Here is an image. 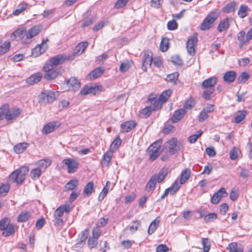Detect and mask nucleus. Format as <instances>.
Instances as JSON below:
<instances>
[{
	"mask_svg": "<svg viewBox=\"0 0 252 252\" xmlns=\"http://www.w3.org/2000/svg\"><path fill=\"white\" fill-rule=\"evenodd\" d=\"M2 235L5 237H8L14 234L15 233V226L14 224L11 223L10 225L3 230Z\"/></svg>",
	"mask_w": 252,
	"mask_h": 252,
	"instance_id": "obj_40",
	"label": "nucleus"
},
{
	"mask_svg": "<svg viewBox=\"0 0 252 252\" xmlns=\"http://www.w3.org/2000/svg\"><path fill=\"white\" fill-rule=\"evenodd\" d=\"M49 69H50L47 70V69H45V65H44L43 66V70L45 72L44 78L47 80L54 79L62 73V71L61 69H56L54 70V68L53 67H49Z\"/></svg>",
	"mask_w": 252,
	"mask_h": 252,
	"instance_id": "obj_10",
	"label": "nucleus"
},
{
	"mask_svg": "<svg viewBox=\"0 0 252 252\" xmlns=\"http://www.w3.org/2000/svg\"><path fill=\"white\" fill-rule=\"evenodd\" d=\"M237 38L239 42V47L240 49H242L243 47L247 45L250 41L245 32L243 31L237 33Z\"/></svg>",
	"mask_w": 252,
	"mask_h": 252,
	"instance_id": "obj_15",
	"label": "nucleus"
},
{
	"mask_svg": "<svg viewBox=\"0 0 252 252\" xmlns=\"http://www.w3.org/2000/svg\"><path fill=\"white\" fill-rule=\"evenodd\" d=\"M66 56L63 55L59 54L57 55L52 58H51L46 63L45 69L49 70V67H53L55 68L58 65L63 63L66 60H69Z\"/></svg>",
	"mask_w": 252,
	"mask_h": 252,
	"instance_id": "obj_7",
	"label": "nucleus"
},
{
	"mask_svg": "<svg viewBox=\"0 0 252 252\" xmlns=\"http://www.w3.org/2000/svg\"><path fill=\"white\" fill-rule=\"evenodd\" d=\"M97 239L94 238H89L88 242V244L90 249L95 248L97 245Z\"/></svg>",
	"mask_w": 252,
	"mask_h": 252,
	"instance_id": "obj_60",
	"label": "nucleus"
},
{
	"mask_svg": "<svg viewBox=\"0 0 252 252\" xmlns=\"http://www.w3.org/2000/svg\"><path fill=\"white\" fill-rule=\"evenodd\" d=\"M250 11L249 8L246 5H241L238 11V15L241 18H243L247 16V12Z\"/></svg>",
	"mask_w": 252,
	"mask_h": 252,
	"instance_id": "obj_38",
	"label": "nucleus"
},
{
	"mask_svg": "<svg viewBox=\"0 0 252 252\" xmlns=\"http://www.w3.org/2000/svg\"><path fill=\"white\" fill-rule=\"evenodd\" d=\"M169 47L168 39L166 37L163 38L160 44V49L162 52L166 51Z\"/></svg>",
	"mask_w": 252,
	"mask_h": 252,
	"instance_id": "obj_46",
	"label": "nucleus"
},
{
	"mask_svg": "<svg viewBox=\"0 0 252 252\" xmlns=\"http://www.w3.org/2000/svg\"><path fill=\"white\" fill-rule=\"evenodd\" d=\"M218 79L216 77H211L205 80L202 83V87L205 89L202 94L203 97L206 100H210L211 95L215 91V85Z\"/></svg>",
	"mask_w": 252,
	"mask_h": 252,
	"instance_id": "obj_1",
	"label": "nucleus"
},
{
	"mask_svg": "<svg viewBox=\"0 0 252 252\" xmlns=\"http://www.w3.org/2000/svg\"><path fill=\"white\" fill-rule=\"evenodd\" d=\"M162 143V140L160 139L153 143L148 149L149 153V160H155L161 154L163 150L160 149Z\"/></svg>",
	"mask_w": 252,
	"mask_h": 252,
	"instance_id": "obj_5",
	"label": "nucleus"
},
{
	"mask_svg": "<svg viewBox=\"0 0 252 252\" xmlns=\"http://www.w3.org/2000/svg\"><path fill=\"white\" fill-rule=\"evenodd\" d=\"M51 160L49 158L42 159L37 162L36 165L40 169L45 170L51 164Z\"/></svg>",
	"mask_w": 252,
	"mask_h": 252,
	"instance_id": "obj_35",
	"label": "nucleus"
},
{
	"mask_svg": "<svg viewBox=\"0 0 252 252\" xmlns=\"http://www.w3.org/2000/svg\"><path fill=\"white\" fill-rule=\"evenodd\" d=\"M195 105V102L194 100L190 98L188 99L184 104V107L185 109H191Z\"/></svg>",
	"mask_w": 252,
	"mask_h": 252,
	"instance_id": "obj_57",
	"label": "nucleus"
},
{
	"mask_svg": "<svg viewBox=\"0 0 252 252\" xmlns=\"http://www.w3.org/2000/svg\"><path fill=\"white\" fill-rule=\"evenodd\" d=\"M203 131L199 130L197 132L196 134L191 135L188 138L189 142L190 143H194L196 141L197 139L202 134Z\"/></svg>",
	"mask_w": 252,
	"mask_h": 252,
	"instance_id": "obj_48",
	"label": "nucleus"
},
{
	"mask_svg": "<svg viewBox=\"0 0 252 252\" xmlns=\"http://www.w3.org/2000/svg\"><path fill=\"white\" fill-rule=\"evenodd\" d=\"M98 89V86H86L81 90L80 94L83 95L90 94H95Z\"/></svg>",
	"mask_w": 252,
	"mask_h": 252,
	"instance_id": "obj_22",
	"label": "nucleus"
},
{
	"mask_svg": "<svg viewBox=\"0 0 252 252\" xmlns=\"http://www.w3.org/2000/svg\"><path fill=\"white\" fill-rule=\"evenodd\" d=\"M59 126L58 123L56 122H51L45 125L42 128V133L48 134L55 130Z\"/></svg>",
	"mask_w": 252,
	"mask_h": 252,
	"instance_id": "obj_24",
	"label": "nucleus"
},
{
	"mask_svg": "<svg viewBox=\"0 0 252 252\" xmlns=\"http://www.w3.org/2000/svg\"><path fill=\"white\" fill-rule=\"evenodd\" d=\"M3 105H7V109L6 110L2 109V116L4 115L5 118L7 121L12 120L15 118L17 117L21 113L20 110L19 108H14L11 110H9V106L7 104Z\"/></svg>",
	"mask_w": 252,
	"mask_h": 252,
	"instance_id": "obj_9",
	"label": "nucleus"
},
{
	"mask_svg": "<svg viewBox=\"0 0 252 252\" xmlns=\"http://www.w3.org/2000/svg\"><path fill=\"white\" fill-rule=\"evenodd\" d=\"M78 181L77 179H72L65 184V188L67 190H72L78 186Z\"/></svg>",
	"mask_w": 252,
	"mask_h": 252,
	"instance_id": "obj_44",
	"label": "nucleus"
},
{
	"mask_svg": "<svg viewBox=\"0 0 252 252\" xmlns=\"http://www.w3.org/2000/svg\"><path fill=\"white\" fill-rule=\"evenodd\" d=\"M155 177L152 176L146 185V190L149 192H152L155 189L156 183L157 182Z\"/></svg>",
	"mask_w": 252,
	"mask_h": 252,
	"instance_id": "obj_33",
	"label": "nucleus"
},
{
	"mask_svg": "<svg viewBox=\"0 0 252 252\" xmlns=\"http://www.w3.org/2000/svg\"><path fill=\"white\" fill-rule=\"evenodd\" d=\"M109 183V181H107L106 182V186L104 187L102 190L100 192L98 197V200L99 201H102L107 195L108 191V184Z\"/></svg>",
	"mask_w": 252,
	"mask_h": 252,
	"instance_id": "obj_50",
	"label": "nucleus"
},
{
	"mask_svg": "<svg viewBox=\"0 0 252 252\" xmlns=\"http://www.w3.org/2000/svg\"><path fill=\"white\" fill-rule=\"evenodd\" d=\"M112 153L110 152H106L103 156L101 163L104 166H108L111 160Z\"/></svg>",
	"mask_w": 252,
	"mask_h": 252,
	"instance_id": "obj_45",
	"label": "nucleus"
},
{
	"mask_svg": "<svg viewBox=\"0 0 252 252\" xmlns=\"http://www.w3.org/2000/svg\"><path fill=\"white\" fill-rule=\"evenodd\" d=\"M172 94V91L170 89H168L164 91L160 95L158 99V102H156L157 103L160 105V109L161 107L162 104L165 103L168 99V98Z\"/></svg>",
	"mask_w": 252,
	"mask_h": 252,
	"instance_id": "obj_19",
	"label": "nucleus"
},
{
	"mask_svg": "<svg viewBox=\"0 0 252 252\" xmlns=\"http://www.w3.org/2000/svg\"><path fill=\"white\" fill-rule=\"evenodd\" d=\"M29 144L26 142L19 143L14 147L15 152L17 154L23 153L28 147Z\"/></svg>",
	"mask_w": 252,
	"mask_h": 252,
	"instance_id": "obj_37",
	"label": "nucleus"
},
{
	"mask_svg": "<svg viewBox=\"0 0 252 252\" xmlns=\"http://www.w3.org/2000/svg\"><path fill=\"white\" fill-rule=\"evenodd\" d=\"M238 6L237 1H232L227 3L222 8V11L224 13H229L235 11Z\"/></svg>",
	"mask_w": 252,
	"mask_h": 252,
	"instance_id": "obj_25",
	"label": "nucleus"
},
{
	"mask_svg": "<svg viewBox=\"0 0 252 252\" xmlns=\"http://www.w3.org/2000/svg\"><path fill=\"white\" fill-rule=\"evenodd\" d=\"M179 73L178 72H175L170 74H168L166 78L167 82H169L173 85L176 84V81L179 77Z\"/></svg>",
	"mask_w": 252,
	"mask_h": 252,
	"instance_id": "obj_41",
	"label": "nucleus"
},
{
	"mask_svg": "<svg viewBox=\"0 0 252 252\" xmlns=\"http://www.w3.org/2000/svg\"><path fill=\"white\" fill-rule=\"evenodd\" d=\"M154 106H152V105H150L147 106L145 108L142 109L140 111V113L141 116L143 118H147L152 113L153 111H155L157 110H158L160 109V105L158 103L155 104Z\"/></svg>",
	"mask_w": 252,
	"mask_h": 252,
	"instance_id": "obj_16",
	"label": "nucleus"
},
{
	"mask_svg": "<svg viewBox=\"0 0 252 252\" xmlns=\"http://www.w3.org/2000/svg\"><path fill=\"white\" fill-rule=\"evenodd\" d=\"M159 222V218L157 217L151 223L148 230V233L149 235L153 234L155 232V231L157 229Z\"/></svg>",
	"mask_w": 252,
	"mask_h": 252,
	"instance_id": "obj_34",
	"label": "nucleus"
},
{
	"mask_svg": "<svg viewBox=\"0 0 252 252\" xmlns=\"http://www.w3.org/2000/svg\"><path fill=\"white\" fill-rule=\"evenodd\" d=\"M42 173L41 169L38 167L35 168L31 171L30 176L32 179L35 180L39 178Z\"/></svg>",
	"mask_w": 252,
	"mask_h": 252,
	"instance_id": "obj_42",
	"label": "nucleus"
},
{
	"mask_svg": "<svg viewBox=\"0 0 252 252\" xmlns=\"http://www.w3.org/2000/svg\"><path fill=\"white\" fill-rule=\"evenodd\" d=\"M104 72V70L100 67L97 68L93 70L88 76L90 80L96 79L100 76Z\"/></svg>",
	"mask_w": 252,
	"mask_h": 252,
	"instance_id": "obj_31",
	"label": "nucleus"
},
{
	"mask_svg": "<svg viewBox=\"0 0 252 252\" xmlns=\"http://www.w3.org/2000/svg\"><path fill=\"white\" fill-rule=\"evenodd\" d=\"M27 7V4L26 3H24L21 5L20 7L16 9L13 12V14L14 15H18L23 11H24Z\"/></svg>",
	"mask_w": 252,
	"mask_h": 252,
	"instance_id": "obj_62",
	"label": "nucleus"
},
{
	"mask_svg": "<svg viewBox=\"0 0 252 252\" xmlns=\"http://www.w3.org/2000/svg\"><path fill=\"white\" fill-rule=\"evenodd\" d=\"M219 15V13L216 12H212L208 15L201 23L200 29L202 31H206L212 28Z\"/></svg>",
	"mask_w": 252,
	"mask_h": 252,
	"instance_id": "obj_6",
	"label": "nucleus"
},
{
	"mask_svg": "<svg viewBox=\"0 0 252 252\" xmlns=\"http://www.w3.org/2000/svg\"><path fill=\"white\" fill-rule=\"evenodd\" d=\"M177 140L175 138H172L166 142L164 146L168 149V153L170 156L173 155L178 151L176 147Z\"/></svg>",
	"mask_w": 252,
	"mask_h": 252,
	"instance_id": "obj_13",
	"label": "nucleus"
},
{
	"mask_svg": "<svg viewBox=\"0 0 252 252\" xmlns=\"http://www.w3.org/2000/svg\"><path fill=\"white\" fill-rule=\"evenodd\" d=\"M227 250L230 252H243V247L237 243H231L229 244Z\"/></svg>",
	"mask_w": 252,
	"mask_h": 252,
	"instance_id": "obj_28",
	"label": "nucleus"
},
{
	"mask_svg": "<svg viewBox=\"0 0 252 252\" xmlns=\"http://www.w3.org/2000/svg\"><path fill=\"white\" fill-rule=\"evenodd\" d=\"M246 111L245 110L239 111L235 114V122L236 123H240L245 117Z\"/></svg>",
	"mask_w": 252,
	"mask_h": 252,
	"instance_id": "obj_43",
	"label": "nucleus"
},
{
	"mask_svg": "<svg viewBox=\"0 0 252 252\" xmlns=\"http://www.w3.org/2000/svg\"><path fill=\"white\" fill-rule=\"evenodd\" d=\"M153 60V53L151 51L146 50L143 52L142 57V69L146 71L148 67H150Z\"/></svg>",
	"mask_w": 252,
	"mask_h": 252,
	"instance_id": "obj_8",
	"label": "nucleus"
},
{
	"mask_svg": "<svg viewBox=\"0 0 252 252\" xmlns=\"http://www.w3.org/2000/svg\"><path fill=\"white\" fill-rule=\"evenodd\" d=\"M168 172V169L166 167L162 168L158 172V174H155L153 176H156L155 178L157 182H161L165 177L167 176Z\"/></svg>",
	"mask_w": 252,
	"mask_h": 252,
	"instance_id": "obj_27",
	"label": "nucleus"
},
{
	"mask_svg": "<svg viewBox=\"0 0 252 252\" xmlns=\"http://www.w3.org/2000/svg\"><path fill=\"white\" fill-rule=\"evenodd\" d=\"M236 77V73L234 71L226 72L223 75V80L226 83L233 82Z\"/></svg>",
	"mask_w": 252,
	"mask_h": 252,
	"instance_id": "obj_30",
	"label": "nucleus"
},
{
	"mask_svg": "<svg viewBox=\"0 0 252 252\" xmlns=\"http://www.w3.org/2000/svg\"><path fill=\"white\" fill-rule=\"evenodd\" d=\"M41 29L39 26H35L31 28L26 32V38L27 39H31L34 36L37 35L40 32Z\"/></svg>",
	"mask_w": 252,
	"mask_h": 252,
	"instance_id": "obj_26",
	"label": "nucleus"
},
{
	"mask_svg": "<svg viewBox=\"0 0 252 252\" xmlns=\"http://www.w3.org/2000/svg\"><path fill=\"white\" fill-rule=\"evenodd\" d=\"M88 45V42H83L79 43L77 46H76V50L78 52H81V53H82L86 49Z\"/></svg>",
	"mask_w": 252,
	"mask_h": 252,
	"instance_id": "obj_56",
	"label": "nucleus"
},
{
	"mask_svg": "<svg viewBox=\"0 0 252 252\" xmlns=\"http://www.w3.org/2000/svg\"><path fill=\"white\" fill-rule=\"evenodd\" d=\"M217 218V214L215 213H212L205 216L204 220L206 222L213 221Z\"/></svg>",
	"mask_w": 252,
	"mask_h": 252,
	"instance_id": "obj_54",
	"label": "nucleus"
},
{
	"mask_svg": "<svg viewBox=\"0 0 252 252\" xmlns=\"http://www.w3.org/2000/svg\"><path fill=\"white\" fill-rule=\"evenodd\" d=\"M239 150L234 147L230 152V158L231 160H235L238 157Z\"/></svg>",
	"mask_w": 252,
	"mask_h": 252,
	"instance_id": "obj_53",
	"label": "nucleus"
},
{
	"mask_svg": "<svg viewBox=\"0 0 252 252\" xmlns=\"http://www.w3.org/2000/svg\"><path fill=\"white\" fill-rule=\"evenodd\" d=\"M201 242L203 249V252H208L211 247L209 239L208 238H202Z\"/></svg>",
	"mask_w": 252,
	"mask_h": 252,
	"instance_id": "obj_47",
	"label": "nucleus"
},
{
	"mask_svg": "<svg viewBox=\"0 0 252 252\" xmlns=\"http://www.w3.org/2000/svg\"><path fill=\"white\" fill-rule=\"evenodd\" d=\"M94 190V183L92 182H90L85 186L83 190V193L87 196H89L91 195L93 191Z\"/></svg>",
	"mask_w": 252,
	"mask_h": 252,
	"instance_id": "obj_36",
	"label": "nucleus"
},
{
	"mask_svg": "<svg viewBox=\"0 0 252 252\" xmlns=\"http://www.w3.org/2000/svg\"><path fill=\"white\" fill-rule=\"evenodd\" d=\"M62 163L66 167L67 171L69 173L75 172L79 165V163L76 160L70 158L63 159Z\"/></svg>",
	"mask_w": 252,
	"mask_h": 252,
	"instance_id": "obj_11",
	"label": "nucleus"
},
{
	"mask_svg": "<svg viewBox=\"0 0 252 252\" xmlns=\"http://www.w3.org/2000/svg\"><path fill=\"white\" fill-rule=\"evenodd\" d=\"M31 213L26 211H22L17 218L18 222H25L27 221L31 217Z\"/></svg>",
	"mask_w": 252,
	"mask_h": 252,
	"instance_id": "obj_39",
	"label": "nucleus"
},
{
	"mask_svg": "<svg viewBox=\"0 0 252 252\" xmlns=\"http://www.w3.org/2000/svg\"><path fill=\"white\" fill-rule=\"evenodd\" d=\"M171 61L175 65L182 66L183 61L179 56L174 55L171 57Z\"/></svg>",
	"mask_w": 252,
	"mask_h": 252,
	"instance_id": "obj_51",
	"label": "nucleus"
},
{
	"mask_svg": "<svg viewBox=\"0 0 252 252\" xmlns=\"http://www.w3.org/2000/svg\"><path fill=\"white\" fill-rule=\"evenodd\" d=\"M167 28L169 30L173 31L177 29L178 24L175 20H173L168 22Z\"/></svg>",
	"mask_w": 252,
	"mask_h": 252,
	"instance_id": "obj_59",
	"label": "nucleus"
},
{
	"mask_svg": "<svg viewBox=\"0 0 252 252\" xmlns=\"http://www.w3.org/2000/svg\"><path fill=\"white\" fill-rule=\"evenodd\" d=\"M29 169L27 166H23L13 171L9 176V180L12 183L15 182L18 185L22 184L27 174Z\"/></svg>",
	"mask_w": 252,
	"mask_h": 252,
	"instance_id": "obj_2",
	"label": "nucleus"
},
{
	"mask_svg": "<svg viewBox=\"0 0 252 252\" xmlns=\"http://www.w3.org/2000/svg\"><path fill=\"white\" fill-rule=\"evenodd\" d=\"M169 251V248L164 244L158 245L156 248V252H167Z\"/></svg>",
	"mask_w": 252,
	"mask_h": 252,
	"instance_id": "obj_63",
	"label": "nucleus"
},
{
	"mask_svg": "<svg viewBox=\"0 0 252 252\" xmlns=\"http://www.w3.org/2000/svg\"><path fill=\"white\" fill-rule=\"evenodd\" d=\"M197 38L196 36L189 37L187 42V49L188 53L190 56H193L195 54V45L197 43Z\"/></svg>",
	"mask_w": 252,
	"mask_h": 252,
	"instance_id": "obj_12",
	"label": "nucleus"
},
{
	"mask_svg": "<svg viewBox=\"0 0 252 252\" xmlns=\"http://www.w3.org/2000/svg\"><path fill=\"white\" fill-rule=\"evenodd\" d=\"M48 39L43 40L41 44H39L35 46L32 52V56L36 57L40 56L42 53H44L47 49V46L45 45Z\"/></svg>",
	"mask_w": 252,
	"mask_h": 252,
	"instance_id": "obj_14",
	"label": "nucleus"
},
{
	"mask_svg": "<svg viewBox=\"0 0 252 252\" xmlns=\"http://www.w3.org/2000/svg\"><path fill=\"white\" fill-rule=\"evenodd\" d=\"M67 85L70 91L78 90L81 87L80 81L75 77L70 78L67 81Z\"/></svg>",
	"mask_w": 252,
	"mask_h": 252,
	"instance_id": "obj_17",
	"label": "nucleus"
},
{
	"mask_svg": "<svg viewBox=\"0 0 252 252\" xmlns=\"http://www.w3.org/2000/svg\"><path fill=\"white\" fill-rule=\"evenodd\" d=\"M226 193L223 188H220L217 192L215 193L211 198V203L213 204H218L220 200L222 194Z\"/></svg>",
	"mask_w": 252,
	"mask_h": 252,
	"instance_id": "obj_23",
	"label": "nucleus"
},
{
	"mask_svg": "<svg viewBox=\"0 0 252 252\" xmlns=\"http://www.w3.org/2000/svg\"><path fill=\"white\" fill-rule=\"evenodd\" d=\"M10 47V43L9 42H5L0 46V55L6 53Z\"/></svg>",
	"mask_w": 252,
	"mask_h": 252,
	"instance_id": "obj_49",
	"label": "nucleus"
},
{
	"mask_svg": "<svg viewBox=\"0 0 252 252\" xmlns=\"http://www.w3.org/2000/svg\"><path fill=\"white\" fill-rule=\"evenodd\" d=\"M141 225V222L139 220H136L134 222V224L129 227H127L126 228H129L131 232H135L138 229V227Z\"/></svg>",
	"mask_w": 252,
	"mask_h": 252,
	"instance_id": "obj_61",
	"label": "nucleus"
},
{
	"mask_svg": "<svg viewBox=\"0 0 252 252\" xmlns=\"http://www.w3.org/2000/svg\"><path fill=\"white\" fill-rule=\"evenodd\" d=\"M70 211V207L68 204L60 206L54 212L53 222L55 225H62L63 223L62 219L63 213H68Z\"/></svg>",
	"mask_w": 252,
	"mask_h": 252,
	"instance_id": "obj_4",
	"label": "nucleus"
},
{
	"mask_svg": "<svg viewBox=\"0 0 252 252\" xmlns=\"http://www.w3.org/2000/svg\"><path fill=\"white\" fill-rule=\"evenodd\" d=\"M186 112L187 111L184 108H181L175 111L171 118L172 122L175 123L181 120Z\"/></svg>",
	"mask_w": 252,
	"mask_h": 252,
	"instance_id": "obj_20",
	"label": "nucleus"
},
{
	"mask_svg": "<svg viewBox=\"0 0 252 252\" xmlns=\"http://www.w3.org/2000/svg\"><path fill=\"white\" fill-rule=\"evenodd\" d=\"M233 20L232 18H226L221 20L218 27V30L219 32H222L223 31L226 30L230 26V23Z\"/></svg>",
	"mask_w": 252,
	"mask_h": 252,
	"instance_id": "obj_21",
	"label": "nucleus"
},
{
	"mask_svg": "<svg viewBox=\"0 0 252 252\" xmlns=\"http://www.w3.org/2000/svg\"><path fill=\"white\" fill-rule=\"evenodd\" d=\"M209 117V115H208L205 111L202 110L200 112L199 115L198 116V121L200 122H204L205 120H206Z\"/></svg>",
	"mask_w": 252,
	"mask_h": 252,
	"instance_id": "obj_64",
	"label": "nucleus"
},
{
	"mask_svg": "<svg viewBox=\"0 0 252 252\" xmlns=\"http://www.w3.org/2000/svg\"><path fill=\"white\" fill-rule=\"evenodd\" d=\"M59 96V92L53 90H44L38 95V102L41 104L52 103Z\"/></svg>",
	"mask_w": 252,
	"mask_h": 252,
	"instance_id": "obj_3",
	"label": "nucleus"
},
{
	"mask_svg": "<svg viewBox=\"0 0 252 252\" xmlns=\"http://www.w3.org/2000/svg\"><path fill=\"white\" fill-rule=\"evenodd\" d=\"M42 75L40 73H36L27 78V82L30 85H33L39 82Z\"/></svg>",
	"mask_w": 252,
	"mask_h": 252,
	"instance_id": "obj_29",
	"label": "nucleus"
},
{
	"mask_svg": "<svg viewBox=\"0 0 252 252\" xmlns=\"http://www.w3.org/2000/svg\"><path fill=\"white\" fill-rule=\"evenodd\" d=\"M9 189V186L7 184H3L0 187V196H5Z\"/></svg>",
	"mask_w": 252,
	"mask_h": 252,
	"instance_id": "obj_55",
	"label": "nucleus"
},
{
	"mask_svg": "<svg viewBox=\"0 0 252 252\" xmlns=\"http://www.w3.org/2000/svg\"><path fill=\"white\" fill-rule=\"evenodd\" d=\"M129 0H118L115 4V7L119 9L125 6Z\"/></svg>",
	"mask_w": 252,
	"mask_h": 252,
	"instance_id": "obj_58",
	"label": "nucleus"
},
{
	"mask_svg": "<svg viewBox=\"0 0 252 252\" xmlns=\"http://www.w3.org/2000/svg\"><path fill=\"white\" fill-rule=\"evenodd\" d=\"M191 174V171L189 168H186L184 170L181 175L180 179V184H184L189 178Z\"/></svg>",
	"mask_w": 252,
	"mask_h": 252,
	"instance_id": "obj_32",
	"label": "nucleus"
},
{
	"mask_svg": "<svg viewBox=\"0 0 252 252\" xmlns=\"http://www.w3.org/2000/svg\"><path fill=\"white\" fill-rule=\"evenodd\" d=\"M136 125V124L133 121L124 122L121 125V131L122 132L130 131L135 127Z\"/></svg>",
	"mask_w": 252,
	"mask_h": 252,
	"instance_id": "obj_18",
	"label": "nucleus"
},
{
	"mask_svg": "<svg viewBox=\"0 0 252 252\" xmlns=\"http://www.w3.org/2000/svg\"><path fill=\"white\" fill-rule=\"evenodd\" d=\"M10 220L8 218H4L0 221V230H3L5 229L8 225H10Z\"/></svg>",
	"mask_w": 252,
	"mask_h": 252,
	"instance_id": "obj_52",
	"label": "nucleus"
}]
</instances>
